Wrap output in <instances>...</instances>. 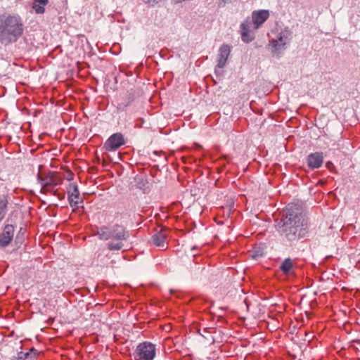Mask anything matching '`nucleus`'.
<instances>
[{
    "mask_svg": "<svg viewBox=\"0 0 360 360\" xmlns=\"http://www.w3.org/2000/svg\"><path fill=\"white\" fill-rule=\"evenodd\" d=\"M274 37L269 40V47L273 55L279 56L286 49L292 39V32L288 27L277 28Z\"/></svg>",
    "mask_w": 360,
    "mask_h": 360,
    "instance_id": "3",
    "label": "nucleus"
},
{
    "mask_svg": "<svg viewBox=\"0 0 360 360\" xmlns=\"http://www.w3.org/2000/svg\"><path fill=\"white\" fill-rule=\"evenodd\" d=\"M8 201L5 197L0 198V221L4 218L7 212Z\"/></svg>",
    "mask_w": 360,
    "mask_h": 360,
    "instance_id": "18",
    "label": "nucleus"
},
{
    "mask_svg": "<svg viewBox=\"0 0 360 360\" xmlns=\"http://www.w3.org/2000/svg\"><path fill=\"white\" fill-rule=\"evenodd\" d=\"M127 107V104L124 102H121L117 104V108L119 111H124Z\"/></svg>",
    "mask_w": 360,
    "mask_h": 360,
    "instance_id": "20",
    "label": "nucleus"
},
{
    "mask_svg": "<svg viewBox=\"0 0 360 360\" xmlns=\"http://www.w3.org/2000/svg\"><path fill=\"white\" fill-rule=\"evenodd\" d=\"M231 53V48L227 44H223L220 46L218 53L217 68L222 69L226 64L227 59Z\"/></svg>",
    "mask_w": 360,
    "mask_h": 360,
    "instance_id": "12",
    "label": "nucleus"
},
{
    "mask_svg": "<svg viewBox=\"0 0 360 360\" xmlns=\"http://www.w3.org/2000/svg\"><path fill=\"white\" fill-rule=\"evenodd\" d=\"M23 356L25 359L27 358V356H29V354L28 353H25V354H23Z\"/></svg>",
    "mask_w": 360,
    "mask_h": 360,
    "instance_id": "27",
    "label": "nucleus"
},
{
    "mask_svg": "<svg viewBox=\"0 0 360 360\" xmlns=\"http://www.w3.org/2000/svg\"><path fill=\"white\" fill-rule=\"evenodd\" d=\"M323 162V155L322 153L316 152L310 153L307 156V165L312 169H318L321 167Z\"/></svg>",
    "mask_w": 360,
    "mask_h": 360,
    "instance_id": "13",
    "label": "nucleus"
},
{
    "mask_svg": "<svg viewBox=\"0 0 360 360\" xmlns=\"http://www.w3.org/2000/svg\"><path fill=\"white\" fill-rule=\"evenodd\" d=\"M269 18V11L268 10H258L252 13L250 18L251 25L255 30H258Z\"/></svg>",
    "mask_w": 360,
    "mask_h": 360,
    "instance_id": "9",
    "label": "nucleus"
},
{
    "mask_svg": "<svg viewBox=\"0 0 360 360\" xmlns=\"http://www.w3.org/2000/svg\"><path fill=\"white\" fill-rule=\"evenodd\" d=\"M38 180L41 185V192L43 193L51 192L55 187L62 184L61 178L54 172H50L44 177L39 176Z\"/></svg>",
    "mask_w": 360,
    "mask_h": 360,
    "instance_id": "6",
    "label": "nucleus"
},
{
    "mask_svg": "<svg viewBox=\"0 0 360 360\" xmlns=\"http://www.w3.org/2000/svg\"><path fill=\"white\" fill-rule=\"evenodd\" d=\"M206 335H207V333H205V335H204V334H202V337H204V338H206V339H209V337H207V336H206Z\"/></svg>",
    "mask_w": 360,
    "mask_h": 360,
    "instance_id": "26",
    "label": "nucleus"
},
{
    "mask_svg": "<svg viewBox=\"0 0 360 360\" xmlns=\"http://www.w3.org/2000/svg\"><path fill=\"white\" fill-rule=\"evenodd\" d=\"M145 2L148 4H157L160 2L162 0H143Z\"/></svg>",
    "mask_w": 360,
    "mask_h": 360,
    "instance_id": "23",
    "label": "nucleus"
},
{
    "mask_svg": "<svg viewBox=\"0 0 360 360\" xmlns=\"http://www.w3.org/2000/svg\"><path fill=\"white\" fill-rule=\"evenodd\" d=\"M15 228L12 224H6L0 233V248L8 247L12 242L14 236Z\"/></svg>",
    "mask_w": 360,
    "mask_h": 360,
    "instance_id": "11",
    "label": "nucleus"
},
{
    "mask_svg": "<svg viewBox=\"0 0 360 360\" xmlns=\"http://www.w3.org/2000/svg\"><path fill=\"white\" fill-rule=\"evenodd\" d=\"M48 3L49 0H32V8L37 14H43Z\"/></svg>",
    "mask_w": 360,
    "mask_h": 360,
    "instance_id": "16",
    "label": "nucleus"
},
{
    "mask_svg": "<svg viewBox=\"0 0 360 360\" xmlns=\"http://www.w3.org/2000/svg\"><path fill=\"white\" fill-rule=\"evenodd\" d=\"M250 18H247L240 25L241 39L245 43H250L255 38V30H252Z\"/></svg>",
    "mask_w": 360,
    "mask_h": 360,
    "instance_id": "8",
    "label": "nucleus"
},
{
    "mask_svg": "<svg viewBox=\"0 0 360 360\" xmlns=\"http://www.w3.org/2000/svg\"><path fill=\"white\" fill-rule=\"evenodd\" d=\"M206 335H207V333H205V335H204V334H202V337H204V338H206V339H209V337H207V336H206Z\"/></svg>",
    "mask_w": 360,
    "mask_h": 360,
    "instance_id": "25",
    "label": "nucleus"
},
{
    "mask_svg": "<svg viewBox=\"0 0 360 360\" xmlns=\"http://www.w3.org/2000/svg\"><path fill=\"white\" fill-rule=\"evenodd\" d=\"M156 356V345L150 342L139 343L134 352V360H153Z\"/></svg>",
    "mask_w": 360,
    "mask_h": 360,
    "instance_id": "5",
    "label": "nucleus"
},
{
    "mask_svg": "<svg viewBox=\"0 0 360 360\" xmlns=\"http://www.w3.org/2000/svg\"><path fill=\"white\" fill-rule=\"evenodd\" d=\"M276 229L282 237L292 243L305 236L307 221L298 207L288 205Z\"/></svg>",
    "mask_w": 360,
    "mask_h": 360,
    "instance_id": "1",
    "label": "nucleus"
},
{
    "mask_svg": "<svg viewBox=\"0 0 360 360\" xmlns=\"http://www.w3.org/2000/svg\"><path fill=\"white\" fill-rule=\"evenodd\" d=\"M68 199L72 207L77 208L83 204V199L80 196L78 186L75 183L69 184L68 188Z\"/></svg>",
    "mask_w": 360,
    "mask_h": 360,
    "instance_id": "7",
    "label": "nucleus"
},
{
    "mask_svg": "<svg viewBox=\"0 0 360 360\" xmlns=\"http://www.w3.org/2000/svg\"><path fill=\"white\" fill-rule=\"evenodd\" d=\"M24 32V24L17 14L0 16V44L6 46L17 42Z\"/></svg>",
    "mask_w": 360,
    "mask_h": 360,
    "instance_id": "2",
    "label": "nucleus"
},
{
    "mask_svg": "<svg viewBox=\"0 0 360 360\" xmlns=\"http://www.w3.org/2000/svg\"><path fill=\"white\" fill-rule=\"evenodd\" d=\"M127 107V104L124 102H121L117 104V108L119 111H124Z\"/></svg>",
    "mask_w": 360,
    "mask_h": 360,
    "instance_id": "19",
    "label": "nucleus"
},
{
    "mask_svg": "<svg viewBox=\"0 0 360 360\" xmlns=\"http://www.w3.org/2000/svg\"><path fill=\"white\" fill-rule=\"evenodd\" d=\"M110 235H111V227L108 226H101L100 229H98L97 231V236H98L99 239L107 240L110 239Z\"/></svg>",
    "mask_w": 360,
    "mask_h": 360,
    "instance_id": "17",
    "label": "nucleus"
},
{
    "mask_svg": "<svg viewBox=\"0 0 360 360\" xmlns=\"http://www.w3.org/2000/svg\"><path fill=\"white\" fill-rule=\"evenodd\" d=\"M281 271L285 275H290L294 272V262L290 258H285L280 266Z\"/></svg>",
    "mask_w": 360,
    "mask_h": 360,
    "instance_id": "15",
    "label": "nucleus"
},
{
    "mask_svg": "<svg viewBox=\"0 0 360 360\" xmlns=\"http://www.w3.org/2000/svg\"><path fill=\"white\" fill-rule=\"evenodd\" d=\"M229 2H231V0H219V6H224L226 4H229Z\"/></svg>",
    "mask_w": 360,
    "mask_h": 360,
    "instance_id": "21",
    "label": "nucleus"
},
{
    "mask_svg": "<svg viewBox=\"0 0 360 360\" xmlns=\"http://www.w3.org/2000/svg\"><path fill=\"white\" fill-rule=\"evenodd\" d=\"M133 101V98L131 96H129L126 99L125 101H124V103H125L126 104H127V106H129Z\"/></svg>",
    "mask_w": 360,
    "mask_h": 360,
    "instance_id": "22",
    "label": "nucleus"
},
{
    "mask_svg": "<svg viewBox=\"0 0 360 360\" xmlns=\"http://www.w3.org/2000/svg\"><path fill=\"white\" fill-rule=\"evenodd\" d=\"M129 237V232L122 226L114 225L111 227L112 240L107 244V247L110 250H120L124 246L123 241L127 240Z\"/></svg>",
    "mask_w": 360,
    "mask_h": 360,
    "instance_id": "4",
    "label": "nucleus"
},
{
    "mask_svg": "<svg viewBox=\"0 0 360 360\" xmlns=\"http://www.w3.org/2000/svg\"><path fill=\"white\" fill-rule=\"evenodd\" d=\"M124 144V136L121 133H115L106 140L104 148L108 151H115Z\"/></svg>",
    "mask_w": 360,
    "mask_h": 360,
    "instance_id": "10",
    "label": "nucleus"
},
{
    "mask_svg": "<svg viewBox=\"0 0 360 360\" xmlns=\"http://www.w3.org/2000/svg\"><path fill=\"white\" fill-rule=\"evenodd\" d=\"M259 256H261V253H259V252H253V254H252V257L253 258H257V257H259Z\"/></svg>",
    "mask_w": 360,
    "mask_h": 360,
    "instance_id": "24",
    "label": "nucleus"
},
{
    "mask_svg": "<svg viewBox=\"0 0 360 360\" xmlns=\"http://www.w3.org/2000/svg\"><path fill=\"white\" fill-rule=\"evenodd\" d=\"M166 238L167 235L165 231L164 230H160L152 236V242L157 247L165 248Z\"/></svg>",
    "mask_w": 360,
    "mask_h": 360,
    "instance_id": "14",
    "label": "nucleus"
}]
</instances>
